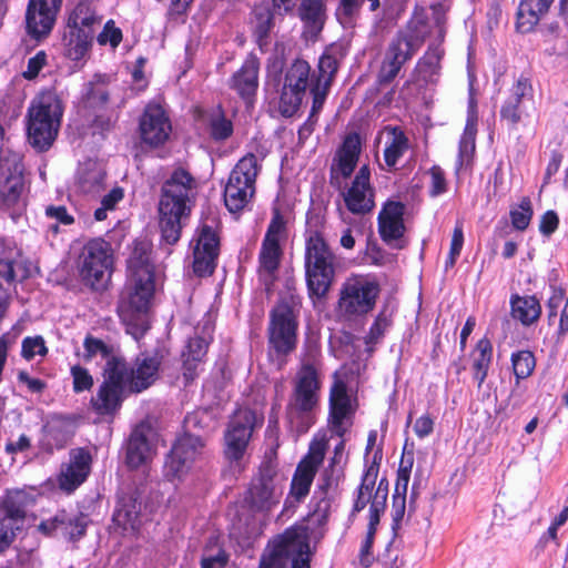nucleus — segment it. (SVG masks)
<instances>
[{"label":"nucleus","mask_w":568,"mask_h":568,"mask_svg":"<svg viewBox=\"0 0 568 568\" xmlns=\"http://www.w3.org/2000/svg\"><path fill=\"white\" fill-rule=\"evenodd\" d=\"M196 189V180L181 168L174 170L163 184L159 202V226L168 244H175L180 240L182 220L191 212Z\"/></svg>","instance_id":"f257e3e1"},{"label":"nucleus","mask_w":568,"mask_h":568,"mask_svg":"<svg viewBox=\"0 0 568 568\" xmlns=\"http://www.w3.org/2000/svg\"><path fill=\"white\" fill-rule=\"evenodd\" d=\"M128 267L129 277L118 311L125 323L132 324L148 312L154 294V270L144 245L134 247Z\"/></svg>","instance_id":"f03ea898"},{"label":"nucleus","mask_w":568,"mask_h":568,"mask_svg":"<svg viewBox=\"0 0 568 568\" xmlns=\"http://www.w3.org/2000/svg\"><path fill=\"white\" fill-rule=\"evenodd\" d=\"M336 255L324 236L313 231L305 242V276L311 297H325L335 280Z\"/></svg>","instance_id":"7ed1b4c3"},{"label":"nucleus","mask_w":568,"mask_h":568,"mask_svg":"<svg viewBox=\"0 0 568 568\" xmlns=\"http://www.w3.org/2000/svg\"><path fill=\"white\" fill-rule=\"evenodd\" d=\"M63 105L61 99L53 91H45L39 94L28 110V139L30 144L44 151L55 140L61 119Z\"/></svg>","instance_id":"20e7f679"},{"label":"nucleus","mask_w":568,"mask_h":568,"mask_svg":"<svg viewBox=\"0 0 568 568\" xmlns=\"http://www.w3.org/2000/svg\"><path fill=\"white\" fill-rule=\"evenodd\" d=\"M308 527L301 524L275 537L264 550L260 568H310Z\"/></svg>","instance_id":"39448f33"},{"label":"nucleus","mask_w":568,"mask_h":568,"mask_svg":"<svg viewBox=\"0 0 568 568\" xmlns=\"http://www.w3.org/2000/svg\"><path fill=\"white\" fill-rule=\"evenodd\" d=\"M36 503V489L11 488L0 499V552L14 541L22 529L27 510Z\"/></svg>","instance_id":"423d86ee"},{"label":"nucleus","mask_w":568,"mask_h":568,"mask_svg":"<svg viewBox=\"0 0 568 568\" xmlns=\"http://www.w3.org/2000/svg\"><path fill=\"white\" fill-rule=\"evenodd\" d=\"M284 478L277 465L268 459L252 478L245 501L253 511L267 514L276 507L283 496Z\"/></svg>","instance_id":"0eeeda50"},{"label":"nucleus","mask_w":568,"mask_h":568,"mask_svg":"<svg viewBox=\"0 0 568 568\" xmlns=\"http://www.w3.org/2000/svg\"><path fill=\"white\" fill-rule=\"evenodd\" d=\"M260 169V161L253 153L236 163L224 189V202L230 212H240L251 202Z\"/></svg>","instance_id":"6e6552de"},{"label":"nucleus","mask_w":568,"mask_h":568,"mask_svg":"<svg viewBox=\"0 0 568 568\" xmlns=\"http://www.w3.org/2000/svg\"><path fill=\"white\" fill-rule=\"evenodd\" d=\"M300 304V297L290 294L281 298L271 314L268 343L280 355L291 353L296 346V313Z\"/></svg>","instance_id":"1a4fd4ad"},{"label":"nucleus","mask_w":568,"mask_h":568,"mask_svg":"<svg viewBox=\"0 0 568 568\" xmlns=\"http://www.w3.org/2000/svg\"><path fill=\"white\" fill-rule=\"evenodd\" d=\"M379 293L378 284L363 275H351L339 290L337 312L351 320L372 311Z\"/></svg>","instance_id":"9d476101"},{"label":"nucleus","mask_w":568,"mask_h":568,"mask_svg":"<svg viewBox=\"0 0 568 568\" xmlns=\"http://www.w3.org/2000/svg\"><path fill=\"white\" fill-rule=\"evenodd\" d=\"M112 265V248L106 241L93 239L83 245L79 255V272L87 285L103 287L110 278Z\"/></svg>","instance_id":"9b49d317"},{"label":"nucleus","mask_w":568,"mask_h":568,"mask_svg":"<svg viewBox=\"0 0 568 568\" xmlns=\"http://www.w3.org/2000/svg\"><path fill=\"white\" fill-rule=\"evenodd\" d=\"M320 366L315 358L304 361L296 373L294 390L288 404V416L312 412L320 398Z\"/></svg>","instance_id":"f8f14e48"},{"label":"nucleus","mask_w":568,"mask_h":568,"mask_svg":"<svg viewBox=\"0 0 568 568\" xmlns=\"http://www.w3.org/2000/svg\"><path fill=\"white\" fill-rule=\"evenodd\" d=\"M264 417L250 408H240L232 416L224 434V454L231 463H240L246 452L255 428L261 427Z\"/></svg>","instance_id":"ddd939ff"},{"label":"nucleus","mask_w":568,"mask_h":568,"mask_svg":"<svg viewBox=\"0 0 568 568\" xmlns=\"http://www.w3.org/2000/svg\"><path fill=\"white\" fill-rule=\"evenodd\" d=\"M128 377L123 358H110L104 367V381L91 399L94 410L101 415L112 414L121 406Z\"/></svg>","instance_id":"4468645a"},{"label":"nucleus","mask_w":568,"mask_h":568,"mask_svg":"<svg viewBox=\"0 0 568 568\" xmlns=\"http://www.w3.org/2000/svg\"><path fill=\"white\" fill-rule=\"evenodd\" d=\"M430 29L425 10L416 9L405 30L399 32L396 43L393 44V78L400 65L422 47Z\"/></svg>","instance_id":"2eb2a0df"},{"label":"nucleus","mask_w":568,"mask_h":568,"mask_svg":"<svg viewBox=\"0 0 568 568\" xmlns=\"http://www.w3.org/2000/svg\"><path fill=\"white\" fill-rule=\"evenodd\" d=\"M315 81L311 78V67L304 60H295L286 70L280 97V110L285 116L293 115L302 104L306 90Z\"/></svg>","instance_id":"dca6fc26"},{"label":"nucleus","mask_w":568,"mask_h":568,"mask_svg":"<svg viewBox=\"0 0 568 568\" xmlns=\"http://www.w3.org/2000/svg\"><path fill=\"white\" fill-rule=\"evenodd\" d=\"M215 217L205 220L196 231L192 241L193 272L199 276L213 273L220 250V237Z\"/></svg>","instance_id":"f3484780"},{"label":"nucleus","mask_w":568,"mask_h":568,"mask_svg":"<svg viewBox=\"0 0 568 568\" xmlns=\"http://www.w3.org/2000/svg\"><path fill=\"white\" fill-rule=\"evenodd\" d=\"M204 449L203 440L195 435L184 434L172 447L165 465V476L170 480L182 479L202 456Z\"/></svg>","instance_id":"a211bd4d"},{"label":"nucleus","mask_w":568,"mask_h":568,"mask_svg":"<svg viewBox=\"0 0 568 568\" xmlns=\"http://www.w3.org/2000/svg\"><path fill=\"white\" fill-rule=\"evenodd\" d=\"M23 191L22 156L8 150V155L0 159V201L9 209L19 205Z\"/></svg>","instance_id":"6ab92c4d"},{"label":"nucleus","mask_w":568,"mask_h":568,"mask_svg":"<svg viewBox=\"0 0 568 568\" xmlns=\"http://www.w3.org/2000/svg\"><path fill=\"white\" fill-rule=\"evenodd\" d=\"M285 232V222L278 212H275L263 239L258 254V274L264 281H271L280 266L282 248L280 241Z\"/></svg>","instance_id":"aec40b11"},{"label":"nucleus","mask_w":568,"mask_h":568,"mask_svg":"<svg viewBox=\"0 0 568 568\" xmlns=\"http://www.w3.org/2000/svg\"><path fill=\"white\" fill-rule=\"evenodd\" d=\"M435 28L437 32L438 42L429 44L428 50L418 60L415 68V75L418 81L424 83L437 82L440 74V60L444 55L442 42L445 38V14L440 10V6L433 7Z\"/></svg>","instance_id":"412c9836"},{"label":"nucleus","mask_w":568,"mask_h":568,"mask_svg":"<svg viewBox=\"0 0 568 568\" xmlns=\"http://www.w3.org/2000/svg\"><path fill=\"white\" fill-rule=\"evenodd\" d=\"M326 444L323 440H314L310 445L307 455L297 465L290 489V496L296 501H301L310 493L316 471L324 460Z\"/></svg>","instance_id":"4be33fe9"},{"label":"nucleus","mask_w":568,"mask_h":568,"mask_svg":"<svg viewBox=\"0 0 568 568\" xmlns=\"http://www.w3.org/2000/svg\"><path fill=\"white\" fill-rule=\"evenodd\" d=\"M371 172L367 165H363L351 183L342 182V189H337L344 203L353 214H365L373 210L374 191L369 182Z\"/></svg>","instance_id":"5701e85b"},{"label":"nucleus","mask_w":568,"mask_h":568,"mask_svg":"<svg viewBox=\"0 0 568 568\" xmlns=\"http://www.w3.org/2000/svg\"><path fill=\"white\" fill-rule=\"evenodd\" d=\"M63 0H29L26 28L29 36L40 40L48 37L57 21Z\"/></svg>","instance_id":"b1692460"},{"label":"nucleus","mask_w":568,"mask_h":568,"mask_svg":"<svg viewBox=\"0 0 568 568\" xmlns=\"http://www.w3.org/2000/svg\"><path fill=\"white\" fill-rule=\"evenodd\" d=\"M139 133L141 141L150 148H159L170 139L172 124L161 105H146L139 121Z\"/></svg>","instance_id":"393cba45"},{"label":"nucleus","mask_w":568,"mask_h":568,"mask_svg":"<svg viewBox=\"0 0 568 568\" xmlns=\"http://www.w3.org/2000/svg\"><path fill=\"white\" fill-rule=\"evenodd\" d=\"M361 153V139L357 133L348 134L337 150L331 165V185L342 189V182L351 178Z\"/></svg>","instance_id":"a878e982"},{"label":"nucleus","mask_w":568,"mask_h":568,"mask_svg":"<svg viewBox=\"0 0 568 568\" xmlns=\"http://www.w3.org/2000/svg\"><path fill=\"white\" fill-rule=\"evenodd\" d=\"M158 435L149 423H141L132 432L126 450V463L138 468L152 459L155 454Z\"/></svg>","instance_id":"bb28decb"},{"label":"nucleus","mask_w":568,"mask_h":568,"mask_svg":"<svg viewBox=\"0 0 568 568\" xmlns=\"http://www.w3.org/2000/svg\"><path fill=\"white\" fill-rule=\"evenodd\" d=\"M416 151L407 135L396 126H393V175H398L395 183L399 186L410 182V175L415 169Z\"/></svg>","instance_id":"cd10ccee"},{"label":"nucleus","mask_w":568,"mask_h":568,"mask_svg":"<svg viewBox=\"0 0 568 568\" xmlns=\"http://www.w3.org/2000/svg\"><path fill=\"white\" fill-rule=\"evenodd\" d=\"M161 366V356L159 354H140L128 371L125 384L133 393H140L149 388L158 378Z\"/></svg>","instance_id":"c85d7f7f"},{"label":"nucleus","mask_w":568,"mask_h":568,"mask_svg":"<svg viewBox=\"0 0 568 568\" xmlns=\"http://www.w3.org/2000/svg\"><path fill=\"white\" fill-rule=\"evenodd\" d=\"M260 62L256 57L248 55L243 65L230 79V88L247 103L256 94L258 88Z\"/></svg>","instance_id":"c756f323"},{"label":"nucleus","mask_w":568,"mask_h":568,"mask_svg":"<svg viewBox=\"0 0 568 568\" xmlns=\"http://www.w3.org/2000/svg\"><path fill=\"white\" fill-rule=\"evenodd\" d=\"M91 456L79 448L71 452L69 464L62 469L59 476L60 488L67 491L74 490L84 481L90 470Z\"/></svg>","instance_id":"7c9ffc66"},{"label":"nucleus","mask_w":568,"mask_h":568,"mask_svg":"<svg viewBox=\"0 0 568 568\" xmlns=\"http://www.w3.org/2000/svg\"><path fill=\"white\" fill-rule=\"evenodd\" d=\"M329 406L334 430L342 436L344 433L343 420L354 412V406L346 384L337 376L331 387Z\"/></svg>","instance_id":"2f4dec72"},{"label":"nucleus","mask_w":568,"mask_h":568,"mask_svg":"<svg viewBox=\"0 0 568 568\" xmlns=\"http://www.w3.org/2000/svg\"><path fill=\"white\" fill-rule=\"evenodd\" d=\"M212 329V324L205 321L203 324L204 336L191 338L186 351L183 352V375L187 382L193 381L197 374V367L207 352Z\"/></svg>","instance_id":"473e14b6"},{"label":"nucleus","mask_w":568,"mask_h":568,"mask_svg":"<svg viewBox=\"0 0 568 568\" xmlns=\"http://www.w3.org/2000/svg\"><path fill=\"white\" fill-rule=\"evenodd\" d=\"M326 0H302L298 16L304 23V34L315 39L322 31L326 20Z\"/></svg>","instance_id":"72a5a7b5"},{"label":"nucleus","mask_w":568,"mask_h":568,"mask_svg":"<svg viewBox=\"0 0 568 568\" xmlns=\"http://www.w3.org/2000/svg\"><path fill=\"white\" fill-rule=\"evenodd\" d=\"M414 464L413 454L403 455L397 470L395 493L393 494V519H403L406 508V493Z\"/></svg>","instance_id":"f704fd0d"},{"label":"nucleus","mask_w":568,"mask_h":568,"mask_svg":"<svg viewBox=\"0 0 568 568\" xmlns=\"http://www.w3.org/2000/svg\"><path fill=\"white\" fill-rule=\"evenodd\" d=\"M476 133L477 114L474 100L470 99L466 125L459 141V152L456 165L457 171H459L463 166H468L470 164L475 153Z\"/></svg>","instance_id":"c9c22d12"},{"label":"nucleus","mask_w":568,"mask_h":568,"mask_svg":"<svg viewBox=\"0 0 568 568\" xmlns=\"http://www.w3.org/2000/svg\"><path fill=\"white\" fill-rule=\"evenodd\" d=\"M536 102L530 105L519 102L505 101L500 108V119L507 123L511 130L519 125L528 126L537 119Z\"/></svg>","instance_id":"e433bc0d"},{"label":"nucleus","mask_w":568,"mask_h":568,"mask_svg":"<svg viewBox=\"0 0 568 568\" xmlns=\"http://www.w3.org/2000/svg\"><path fill=\"white\" fill-rule=\"evenodd\" d=\"M554 0H521L518 8L517 28L528 32L548 12Z\"/></svg>","instance_id":"4c0bfd02"},{"label":"nucleus","mask_w":568,"mask_h":568,"mask_svg":"<svg viewBox=\"0 0 568 568\" xmlns=\"http://www.w3.org/2000/svg\"><path fill=\"white\" fill-rule=\"evenodd\" d=\"M510 306L513 317L525 326L534 324L541 314V305L536 296L513 295Z\"/></svg>","instance_id":"58836bf2"},{"label":"nucleus","mask_w":568,"mask_h":568,"mask_svg":"<svg viewBox=\"0 0 568 568\" xmlns=\"http://www.w3.org/2000/svg\"><path fill=\"white\" fill-rule=\"evenodd\" d=\"M413 217V206L393 201V248L402 250L407 245L405 232Z\"/></svg>","instance_id":"ea45409f"},{"label":"nucleus","mask_w":568,"mask_h":568,"mask_svg":"<svg viewBox=\"0 0 568 568\" xmlns=\"http://www.w3.org/2000/svg\"><path fill=\"white\" fill-rule=\"evenodd\" d=\"M141 503L134 495L123 496L113 515V520L124 530H135L140 524Z\"/></svg>","instance_id":"a19ab883"},{"label":"nucleus","mask_w":568,"mask_h":568,"mask_svg":"<svg viewBox=\"0 0 568 568\" xmlns=\"http://www.w3.org/2000/svg\"><path fill=\"white\" fill-rule=\"evenodd\" d=\"M493 359V345L486 337L480 338L473 352V377L477 382L478 388L481 387L487 378L488 371Z\"/></svg>","instance_id":"79ce46f5"},{"label":"nucleus","mask_w":568,"mask_h":568,"mask_svg":"<svg viewBox=\"0 0 568 568\" xmlns=\"http://www.w3.org/2000/svg\"><path fill=\"white\" fill-rule=\"evenodd\" d=\"M21 254L14 247H2L0 252V278L12 282L16 278H26L29 271L21 264Z\"/></svg>","instance_id":"37998d69"},{"label":"nucleus","mask_w":568,"mask_h":568,"mask_svg":"<svg viewBox=\"0 0 568 568\" xmlns=\"http://www.w3.org/2000/svg\"><path fill=\"white\" fill-rule=\"evenodd\" d=\"M105 172L97 162H87L78 171V186L83 193L99 192L104 182Z\"/></svg>","instance_id":"c03bdc74"},{"label":"nucleus","mask_w":568,"mask_h":568,"mask_svg":"<svg viewBox=\"0 0 568 568\" xmlns=\"http://www.w3.org/2000/svg\"><path fill=\"white\" fill-rule=\"evenodd\" d=\"M68 29L69 31L64 37L67 54L72 60H80L89 50L92 40V30Z\"/></svg>","instance_id":"a18cd8bd"},{"label":"nucleus","mask_w":568,"mask_h":568,"mask_svg":"<svg viewBox=\"0 0 568 568\" xmlns=\"http://www.w3.org/2000/svg\"><path fill=\"white\" fill-rule=\"evenodd\" d=\"M100 23L94 9L88 1H81L72 10L68 19V28L91 30L92 26Z\"/></svg>","instance_id":"49530a36"},{"label":"nucleus","mask_w":568,"mask_h":568,"mask_svg":"<svg viewBox=\"0 0 568 568\" xmlns=\"http://www.w3.org/2000/svg\"><path fill=\"white\" fill-rule=\"evenodd\" d=\"M338 69V58L333 49L326 50L318 62V77L316 78V84L331 87L335 73Z\"/></svg>","instance_id":"de8ad7c7"},{"label":"nucleus","mask_w":568,"mask_h":568,"mask_svg":"<svg viewBox=\"0 0 568 568\" xmlns=\"http://www.w3.org/2000/svg\"><path fill=\"white\" fill-rule=\"evenodd\" d=\"M109 99V92L103 79L100 77L89 82L84 93V103L88 108L95 109L103 106Z\"/></svg>","instance_id":"09e8293b"},{"label":"nucleus","mask_w":568,"mask_h":568,"mask_svg":"<svg viewBox=\"0 0 568 568\" xmlns=\"http://www.w3.org/2000/svg\"><path fill=\"white\" fill-rule=\"evenodd\" d=\"M253 13L254 34L260 45H262L273 26V13L266 6L256 7Z\"/></svg>","instance_id":"8fccbe9b"},{"label":"nucleus","mask_w":568,"mask_h":568,"mask_svg":"<svg viewBox=\"0 0 568 568\" xmlns=\"http://www.w3.org/2000/svg\"><path fill=\"white\" fill-rule=\"evenodd\" d=\"M511 225L517 231H525L532 219L534 210L531 201L528 196L520 200L516 209H511L509 212Z\"/></svg>","instance_id":"3c124183"},{"label":"nucleus","mask_w":568,"mask_h":568,"mask_svg":"<svg viewBox=\"0 0 568 568\" xmlns=\"http://www.w3.org/2000/svg\"><path fill=\"white\" fill-rule=\"evenodd\" d=\"M505 101L521 102L530 105L536 102L531 81L526 77H519L509 90V95Z\"/></svg>","instance_id":"603ef678"},{"label":"nucleus","mask_w":568,"mask_h":568,"mask_svg":"<svg viewBox=\"0 0 568 568\" xmlns=\"http://www.w3.org/2000/svg\"><path fill=\"white\" fill-rule=\"evenodd\" d=\"M511 364L516 378L523 379L531 375L536 361L530 351H519L511 355Z\"/></svg>","instance_id":"864d4df0"},{"label":"nucleus","mask_w":568,"mask_h":568,"mask_svg":"<svg viewBox=\"0 0 568 568\" xmlns=\"http://www.w3.org/2000/svg\"><path fill=\"white\" fill-rule=\"evenodd\" d=\"M83 347L84 361H91L97 356L106 359V362L110 358H118L116 356L113 355V348L111 346L106 345L103 341L92 336H87L84 338Z\"/></svg>","instance_id":"5fc2aeb1"},{"label":"nucleus","mask_w":568,"mask_h":568,"mask_svg":"<svg viewBox=\"0 0 568 568\" xmlns=\"http://www.w3.org/2000/svg\"><path fill=\"white\" fill-rule=\"evenodd\" d=\"M209 126L210 134L214 140H225L233 133L232 122L225 118L221 110L211 114Z\"/></svg>","instance_id":"6e6d98bb"},{"label":"nucleus","mask_w":568,"mask_h":568,"mask_svg":"<svg viewBox=\"0 0 568 568\" xmlns=\"http://www.w3.org/2000/svg\"><path fill=\"white\" fill-rule=\"evenodd\" d=\"M383 484L384 480L379 483L378 489L371 505L369 524L367 531L376 532V527L379 523V514L383 513L386 507L387 483L385 484V487H383Z\"/></svg>","instance_id":"4d7b16f0"},{"label":"nucleus","mask_w":568,"mask_h":568,"mask_svg":"<svg viewBox=\"0 0 568 568\" xmlns=\"http://www.w3.org/2000/svg\"><path fill=\"white\" fill-rule=\"evenodd\" d=\"M227 559V555L220 546H207L201 560V568H224Z\"/></svg>","instance_id":"13d9d810"},{"label":"nucleus","mask_w":568,"mask_h":568,"mask_svg":"<svg viewBox=\"0 0 568 568\" xmlns=\"http://www.w3.org/2000/svg\"><path fill=\"white\" fill-rule=\"evenodd\" d=\"M47 353L48 348L42 336H29L22 341L21 355L24 359L31 361L37 355L44 356Z\"/></svg>","instance_id":"bf43d9fd"},{"label":"nucleus","mask_w":568,"mask_h":568,"mask_svg":"<svg viewBox=\"0 0 568 568\" xmlns=\"http://www.w3.org/2000/svg\"><path fill=\"white\" fill-rule=\"evenodd\" d=\"M390 69L387 65H383L381 69V73L378 77L377 91L383 95V100L377 102V108L381 110H388L389 106V95H390ZM386 114L388 112H385Z\"/></svg>","instance_id":"052dcab7"},{"label":"nucleus","mask_w":568,"mask_h":568,"mask_svg":"<svg viewBox=\"0 0 568 568\" xmlns=\"http://www.w3.org/2000/svg\"><path fill=\"white\" fill-rule=\"evenodd\" d=\"M88 525V519L84 515L69 516L67 523L63 525V534L71 539L80 538L84 535Z\"/></svg>","instance_id":"680f3d73"},{"label":"nucleus","mask_w":568,"mask_h":568,"mask_svg":"<svg viewBox=\"0 0 568 568\" xmlns=\"http://www.w3.org/2000/svg\"><path fill=\"white\" fill-rule=\"evenodd\" d=\"M364 0H341L337 9V17L343 24H348L359 12Z\"/></svg>","instance_id":"e2e57ef3"},{"label":"nucleus","mask_w":568,"mask_h":568,"mask_svg":"<svg viewBox=\"0 0 568 568\" xmlns=\"http://www.w3.org/2000/svg\"><path fill=\"white\" fill-rule=\"evenodd\" d=\"M71 375L73 377V389L75 393L88 390L93 386V377L88 369L77 365L71 368Z\"/></svg>","instance_id":"0e129e2a"},{"label":"nucleus","mask_w":568,"mask_h":568,"mask_svg":"<svg viewBox=\"0 0 568 568\" xmlns=\"http://www.w3.org/2000/svg\"><path fill=\"white\" fill-rule=\"evenodd\" d=\"M566 300V291L562 287H551V295L547 301L548 321H554L557 316L558 310L562 306Z\"/></svg>","instance_id":"69168bd1"},{"label":"nucleus","mask_w":568,"mask_h":568,"mask_svg":"<svg viewBox=\"0 0 568 568\" xmlns=\"http://www.w3.org/2000/svg\"><path fill=\"white\" fill-rule=\"evenodd\" d=\"M430 175V189L429 194L432 196H438L446 192V179L445 173L440 166L434 165L429 170Z\"/></svg>","instance_id":"338daca9"},{"label":"nucleus","mask_w":568,"mask_h":568,"mask_svg":"<svg viewBox=\"0 0 568 568\" xmlns=\"http://www.w3.org/2000/svg\"><path fill=\"white\" fill-rule=\"evenodd\" d=\"M122 40V32L119 28H115L113 22L109 21L102 32L98 36V42L100 44L110 43L113 48L118 47Z\"/></svg>","instance_id":"774afa93"}]
</instances>
